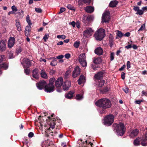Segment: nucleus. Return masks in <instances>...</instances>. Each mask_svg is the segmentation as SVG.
Returning a JSON list of instances; mask_svg holds the SVG:
<instances>
[{
    "mask_svg": "<svg viewBox=\"0 0 147 147\" xmlns=\"http://www.w3.org/2000/svg\"><path fill=\"white\" fill-rule=\"evenodd\" d=\"M95 105L101 108L99 110V113L102 114L107 113L106 109L111 107L112 104L109 99L103 98L97 101L95 103Z\"/></svg>",
    "mask_w": 147,
    "mask_h": 147,
    "instance_id": "1",
    "label": "nucleus"
},
{
    "mask_svg": "<svg viewBox=\"0 0 147 147\" xmlns=\"http://www.w3.org/2000/svg\"><path fill=\"white\" fill-rule=\"evenodd\" d=\"M55 115L54 113H52L50 116H49L47 113V122L48 125L50 126V127L47 129V137L49 136L48 134V132H50L51 130V128L53 129L55 128V125L56 124V119L55 118Z\"/></svg>",
    "mask_w": 147,
    "mask_h": 147,
    "instance_id": "2",
    "label": "nucleus"
},
{
    "mask_svg": "<svg viewBox=\"0 0 147 147\" xmlns=\"http://www.w3.org/2000/svg\"><path fill=\"white\" fill-rule=\"evenodd\" d=\"M113 130L115 131L117 134L120 136H122L125 131L126 128L123 123L120 122L118 124L114 123L112 127Z\"/></svg>",
    "mask_w": 147,
    "mask_h": 147,
    "instance_id": "3",
    "label": "nucleus"
},
{
    "mask_svg": "<svg viewBox=\"0 0 147 147\" xmlns=\"http://www.w3.org/2000/svg\"><path fill=\"white\" fill-rule=\"evenodd\" d=\"M141 144L143 146H147V132L144 135L140 137H138L134 140V144L135 146Z\"/></svg>",
    "mask_w": 147,
    "mask_h": 147,
    "instance_id": "4",
    "label": "nucleus"
},
{
    "mask_svg": "<svg viewBox=\"0 0 147 147\" xmlns=\"http://www.w3.org/2000/svg\"><path fill=\"white\" fill-rule=\"evenodd\" d=\"M105 30L102 28L98 29L95 33L94 36L97 40L101 41L105 37Z\"/></svg>",
    "mask_w": 147,
    "mask_h": 147,
    "instance_id": "5",
    "label": "nucleus"
},
{
    "mask_svg": "<svg viewBox=\"0 0 147 147\" xmlns=\"http://www.w3.org/2000/svg\"><path fill=\"white\" fill-rule=\"evenodd\" d=\"M38 120L40 123V127L39 128L41 131L42 133L43 134L45 137L46 136V120L44 121L42 117L39 116L38 118Z\"/></svg>",
    "mask_w": 147,
    "mask_h": 147,
    "instance_id": "6",
    "label": "nucleus"
},
{
    "mask_svg": "<svg viewBox=\"0 0 147 147\" xmlns=\"http://www.w3.org/2000/svg\"><path fill=\"white\" fill-rule=\"evenodd\" d=\"M114 116L111 114L106 116L105 118L104 123L106 126L111 125L113 123L114 120Z\"/></svg>",
    "mask_w": 147,
    "mask_h": 147,
    "instance_id": "7",
    "label": "nucleus"
},
{
    "mask_svg": "<svg viewBox=\"0 0 147 147\" xmlns=\"http://www.w3.org/2000/svg\"><path fill=\"white\" fill-rule=\"evenodd\" d=\"M63 83V79L62 78H58L55 82V86L57 88V91L59 92H61L62 89L61 87Z\"/></svg>",
    "mask_w": 147,
    "mask_h": 147,
    "instance_id": "8",
    "label": "nucleus"
},
{
    "mask_svg": "<svg viewBox=\"0 0 147 147\" xmlns=\"http://www.w3.org/2000/svg\"><path fill=\"white\" fill-rule=\"evenodd\" d=\"M86 59V57L84 53L80 54L78 57V60L81 65L83 67H86L87 66Z\"/></svg>",
    "mask_w": 147,
    "mask_h": 147,
    "instance_id": "9",
    "label": "nucleus"
},
{
    "mask_svg": "<svg viewBox=\"0 0 147 147\" xmlns=\"http://www.w3.org/2000/svg\"><path fill=\"white\" fill-rule=\"evenodd\" d=\"M109 15L110 13L109 12L107 11L105 12L102 15V21L104 22L108 23L110 19Z\"/></svg>",
    "mask_w": 147,
    "mask_h": 147,
    "instance_id": "10",
    "label": "nucleus"
},
{
    "mask_svg": "<svg viewBox=\"0 0 147 147\" xmlns=\"http://www.w3.org/2000/svg\"><path fill=\"white\" fill-rule=\"evenodd\" d=\"M37 88L39 90L44 89L46 92V82L44 80H42L36 84Z\"/></svg>",
    "mask_w": 147,
    "mask_h": 147,
    "instance_id": "11",
    "label": "nucleus"
},
{
    "mask_svg": "<svg viewBox=\"0 0 147 147\" xmlns=\"http://www.w3.org/2000/svg\"><path fill=\"white\" fill-rule=\"evenodd\" d=\"M93 30L90 28H87L84 32L83 35L86 38H88L92 35Z\"/></svg>",
    "mask_w": 147,
    "mask_h": 147,
    "instance_id": "12",
    "label": "nucleus"
},
{
    "mask_svg": "<svg viewBox=\"0 0 147 147\" xmlns=\"http://www.w3.org/2000/svg\"><path fill=\"white\" fill-rule=\"evenodd\" d=\"M8 67V64L7 63L5 62L0 63V75L2 74V70L7 69Z\"/></svg>",
    "mask_w": 147,
    "mask_h": 147,
    "instance_id": "13",
    "label": "nucleus"
},
{
    "mask_svg": "<svg viewBox=\"0 0 147 147\" xmlns=\"http://www.w3.org/2000/svg\"><path fill=\"white\" fill-rule=\"evenodd\" d=\"M23 61L26 65L23 64L22 62L21 63L22 64L24 68H28L31 65L30 61L27 58H24Z\"/></svg>",
    "mask_w": 147,
    "mask_h": 147,
    "instance_id": "14",
    "label": "nucleus"
},
{
    "mask_svg": "<svg viewBox=\"0 0 147 147\" xmlns=\"http://www.w3.org/2000/svg\"><path fill=\"white\" fill-rule=\"evenodd\" d=\"M71 83L70 81L66 80L62 84L63 89L64 90H68L71 86Z\"/></svg>",
    "mask_w": 147,
    "mask_h": 147,
    "instance_id": "15",
    "label": "nucleus"
},
{
    "mask_svg": "<svg viewBox=\"0 0 147 147\" xmlns=\"http://www.w3.org/2000/svg\"><path fill=\"white\" fill-rule=\"evenodd\" d=\"M80 69L79 67L77 66L75 67L73 72V77L74 78L77 77L80 74Z\"/></svg>",
    "mask_w": 147,
    "mask_h": 147,
    "instance_id": "16",
    "label": "nucleus"
},
{
    "mask_svg": "<svg viewBox=\"0 0 147 147\" xmlns=\"http://www.w3.org/2000/svg\"><path fill=\"white\" fill-rule=\"evenodd\" d=\"M139 130L138 129H135L131 132L129 134V136L131 138H134L137 136L139 134Z\"/></svg>",
    "mask_w": 147,
    "mask_h": 147,
    "instance_id": "17",
    "label": "nucleus"
},
{
    "mask_svg": "<svg viewBox=\"0 0 147 147\" xmlns=\"http://www.w3.org/2000/svg\"><path fill=\"white\" fill-rule=\"evenodd\" d=\"M15 39L14 37H11L8 41V46L9 48H11L15 44Z\"/></svg>",
    "mask_w": 147,
    "mask_h": 147,
    "instance_id": "18",
    "label": "nucleus"
},
{
    "mask_svg": "<svg viewBox=\"0 0 147 147\" xmlns=\"http://www.w3.org/2000/svg\"><path fill=\"white\" fill-rule=\"evenodd\" d=\"M55 90V86L54 85L47 84V92H51Z\"/></svg>",
    "mask_w": 147,
    "mask_h": 147,
    "instance_id": "19",
    "label": "nucleus"
},
{
    "mask_svg": "<svg viewBox=\"0 0 147 147\" xmlns=\"http://www.w3.org/2000/svg\"><path fill=\"white\" fill-rule=\"evenodd\" d=\"M103 52V50L101 47H97L94 50L95 53L98 55H102Z\"/></svg>",
    "mask_w": 147,
    "mask_h": 147,
    "instance_id": "20",
    "label": "nucleus"
},
{
    "mask_svg": "<svg viewBox=\"0 0 147 147\" xmlns=\"http://www.w3.org/2000/svg\"><path fill=\"white\" fill-rule=\"evenodd\" d=\"M104 73L102 71H99L97 74H95L94 77L95 78L98 80H102Z\"/></svg>",
    "mask_w": 147,
    "mask_h": 147,
    "instance_id": "21",
    "label": "nucleus"
},
{
    "mask_svg": "<svg viewBox=\"0 0 147 147\" xmlns=\"http://www.w3.org/2000/svg\"><path fill=\"white\" fill-rule=\"evenodd\" d=\"M39 70L38 69H35L32 71V76L34 78L37 79L39 77L38 74Z\"/></svg>",
    "mask_w": 147,
    "mask_h": 147,
    "instance_id": "22",
    "label": "nucleus"
},
{
    "mask_svg": "<svg viewBox=\"0 0 147 147\" xmlns=\"http://www.w3.org/2000/svg\"><path fill=\"white\" fill-rule=\"evenodd\" d=\"M6 48L5 42L2 40L0 42V51H3L5 50Z\"/></svg>",
    "mask_w": 147,
    "mask_h": 147,
    "instance_id": "23",
    "label": "nucleus"
},
{
    "mask_svg": "<svg viewBox=\"0 0 147 147\" xmlns=\"http://www.w3.org/2000/svg\"><path fill=\"white\" fill-rule=\"evenodd\" d=\"M91 1V0H79L78 3L81 5H83L84 4H89Z\"/></svg>",
    "mask_w": 147,
    "mask_h": 147,
    "instance_id": "24",
    "label": "nucleus"
},
{
    "mask_svg": "<svg viewBox=\"0 0 147 147\" xmlns=\"http://www.w3.org/2000/svg\"><path fill=\"white\" fill-rule=\"evenodd\" d=\"M31 26H26L25 28V35L27 36L30 35V30Z\"/></svg>",
    "mask_w": 147,
    "mask_h": 147,
    "instance_id": "25",
    "label": "nucleus"
},
{
    "mask_svg": "<svg viewBox=\"0 0 147 147\" xmlns=\"http://www.w3.org/2000/svg\"><path fill=\"white\" fill-rule=\"evenodd\" d=\"M16 26L18 31H20L21 30V24L18 19H16Z\"/></svg>",
    "mask_w": 147,
    "mask_h": 147,
    "instance_id": "26",
    "label": "nucleus"
},
{
    "mask_svg": "<svg viewBox=\"0 0 147 147\" xmlns=\"http://www.w3.org/2000/svg\"><path fill=\"white\" fill-rule=\"evenodd\" d=\"M109 90V88H108L107 86L103 88H100V92L103 94L106 93Z\"/></svg>",
    "mask_w": 147,
    "mask_h": 147,
    "instance_id": "27",
    "label": "nucleus"
},
{
    "mask_svg": "<svg viewBox=\"0 0 147 147\" xmlns=\"http://www.w3.org/2000/svg\"><path fill=\"white\" fill-rule=\"evenodd\" d=\"M74 94L73 92L70 91L65 94V97L67 99H71L73 97Z\"/></svg>",
    "mask_w": 147,
    "mask_h": 147,
    "instance_id": "28",
    "label": "nucleus"
},
{
    "mask_svg": "<svg viewBox=\"0 0 147 147\" xmlns=\"http://www.w3.org/2000/svg\"><path fill=\"white\" fill-rule=\"evenodd\" d=\"M86 11L88 13H92L94 11V8L91 6H88L86 8Z\"/></svg>",
    "mask_w": 147,
    "mask_h": 147,
    "instance_id": "29",
    "label": "nucleus"
},
{
    "mask_svg": "<svg viewBox=\"0 0 147 147\" xmlns=\"http://www.w3.org/2000/svg\"><path fill=\"white\" fill-rule=\"evenodd\" d=\"M118 3V1H111L109 3V6L111 7H116Z\"/></svg>",
    "mask_w": 147,
    "mask_h": 147,
    "instance_id": "30",
    "label": "nucleus"
},
{
    "mask_svg": "<svg viewBox=\"0 0 147 147\" xmlns=\"http://www.w3.org/2000/svg\"><path fill=\"white\" fill-rule=\"evenodd\" d=\"M102 61V59L100 57H98L94 59L93 60V63L96 64H100Z\"/></svg>",
    "mask_w": 147,
    "mask_h": 147,
    "instance_id": "31",
    "label": "nucleus"
},
{
    "mask_svg": "<svg viewBox=\"0 0 147 147\" xmlns=\"http://www.w3.org/2000/svg\"><path fill=\"white\" fill-rule=\"evenodd\" d=\"M98 87H102L104 85L105 83V81L103 80H100L98 81Z\"/></svg>",
    "mask_w": 147,
    "mask_h": 147,
    "instance_id": "32",
    "label": "nucleus"
},
{
    "mask_svg": "<svg viewBox=\"0 0 147 147\" xmlns=\"http://www.w3.org/2000/svg\"><path fill=\"white\" fill-rule=\"evenodd\" d=\"M41 77L44 78H46V73L44 69H42L40 72Z\"/></svg>",
    "mask_w": 147,
    "mask_h": 147,
    "instance_id": "33",
    "label": "nucleus"
},
{
    "mask_svg": "<svg viewBox=\"0 0 147 147\" xmlns=\"http://www.w3.org/2000/svg\"><path fill=\"white\" fill-rule=\"evenodd\" d=\"M47 147H55V146L53 144L52 142L49 141L48 139L47 140Z\"/></svg>",
    "mask_w": 147,
    "mask_h": 147,
    "instance_id": "34",
    "label": "nucleus"
},
{
    "mask_svg": "<svg viewBox=\"0 0 147 147\" xmlns=\"http://www.w3.org/2000/svg\"><path fill=\"white\" fill-rule=\"evenodd\" d=\"M67 7L69 9L71 10H73L75 11L76 10L75 8L72 5L70 4H68L67 6Z\"/></svg>",
    "mask_w": 147,
    "mask_h": 147,
    "instance_id": "35",
    "label": "nucleus"
},
{
    "mask_svg": "<svg viewBox=\"0 0 147 147\" xmlns=\"http://www.w3.org/2000/svg\"><path fill=\"white\" fill-rule=\"evenodd\" d=\"M26 20L28 24V25L31 26L32 25V23L31 22L30 20V17L29 15H28L26 18Z\"/></svg>",
    "mask_w": 147,
    "mask_h": 147,
    "instance_id": "36",
    "label": "nucleus"
},
{
    "mask_svg": "<svg viewBox=\"0 0 147 147\" xmlns=\"http://www.w3.org/2000/svg\"><path fill=\"white\" fill-rule=\"evenodd\" d=\"M117 36L119 38H121L123 36V34L121 31L118 30L116 33Z\"/></svg>",
    "mask_w": 147,
    "mask_h": 147,
    "instance_id": "37",
    "label": "nucleus"
},
{
    "mask_svg": "<svg viewBox=\"0 0 147 147\" xmlns=\"http://www.w3.org/2000/svg\"><path fill=\"white\" fill-rule=\"evenodd\" d=\"M55 81V79L54 78H51L49 80V83L48 84L54 85V83Z\"/></svg>",
    "mask_w": 147,
    "mask_h": 147,
    "instance_id": "38",
    "label": "nucleus"
},
{
    "mask_svg": "<svg viewBox=\"0 0 147 147\" xmlns=\"http://www.w3.org/2000/svg\"><path fill=\"white\" fill-rule=\"evenodd\" d=\"M83 98V96L80 94H78L76 95V99L78 100H81Z\"/></svg>",
    "mask_w": 147,
    "mask_h": 147,
    "instance_id": "39",
    "label": "nucleus"
},
{
    "mask_svg": "<svg viewBox=\"0 0 147 147\" xmlns=\"http://www.w3.org/2000/svg\"><path fill=\"white\" fill-rule=\"evenodd\" d=\"M80 44V41H75L74 45V46L75 48H78Z\"/></svg>",
    "mask_w": 147,
    "mask_h": 147,
    "instance_id": "40",
    "label": "nucleus"
},
{
    "mask_svg": "<svg viewBox=\"0 0 147 147\" xmlns=\"http://www.w3.org/2000/svg\"><path fill=\"white\" fill-rule=\"evenodd\" d=\"M87 20V16L83 15L82 18V21L85 24L86 23H88Z\"/></svg>",
    "mask_w": 147,
    "mask_h": 147,
    "instance_id": "41",
    "label": "nucleus"
},
{
    "mask_svg": "<svg viewBox=\"0 0 147 147\" xmlns=\"http://www.w3.org/2000/svg\"><path fill=\"white\" fill-rule=\"evenodd\" d=\"M5 57L4 55H0V63H3V61H5Z\"/></svg>",
    "mask_w": 147,
    "mask_h": 147,
    "instance_id": "42",
    "label": "nucleus"
},
{
    "mask_svg": "<svg viewBox=\"0 0 147 147\" xmlns=\"http://www.w3.org/2000/svg\"><path fill=\"white\" fill-rule=\"evenodd\" d=\"M8 56L9 59L13 58L14 57L13 53L11 51L9 52L8 53Z\"/></svg>",
    "mask_w": 147,
    "mask_h": 147,
    "instance_id": "43",
    "label": "nucleus"
},
{
    "mask_svg": "<svg viewBox=\"0 0 147 147\" xmlns=\"http://www.w3.org/2000/svg\"><path fill=\"white\" fill-rule=\"evenodd\" d=\"M57 38H62L63 39H65L66 38V36L63 34L62 35H58L57 36Z\"/></svg>",
    "mask_w": 147,
    "mask_h": 147,
    "instance_id": "44",
    "label": "nucleus"
},
{
    "mask_svg": "<svg viewBox=\"0 0 147 147\" xmlns=\"http://www.w3.org/2000/svg\"><path fill=\"white\" fill-rule=\"evenodd\" d=\"M24 73L27 75H28L30 72V70L29 69H28V68H24Z\"/></svg>",
    "mask_w": 147,
    "mask_h": 147,
    "instance_id": "45",
    "label": "nucleus"
},
{
    "mask_svg": "<svg viewBox=\"0 0 147 147\" xmlns=\"http://www.w3.org/2000/svg\"><path fill=\"white\" fill-rule=\"evenodd\" d=\"M144 12L142 10L139 9V10L136 13L137 14H139L140 15H141L143 14Z\"/></svg>",
    "mask_w": 147,
    "mask_h": 147,
    "instance_id": "46",
    "label": "nucleus"
},
{
    "mask_svg": "<svg viewBox=\"0 0 147 147\" xmlns=\"http://www.w3.org/2000/svg\"><path fill=\"white\" fill-rule=\"evenodd\" d=\"M92 19V17L91 16H87V22L88 23L91 21Z\"/></svg>",
    "mask_w": 147,
    "mask_h": 147,
    "instance_id": "47",
    "label": "nucleus"
},
{
    "mask_svg": "<svg viewBox=\"0 0 147 147\" xmlns=\"http://www.w3.org/2000/svg\"><path fill=\"white\" fill-rule=\"evenodd\" d=\"M57 62L55 60H53L51 63V65L53 66H55L57 65Z\"/></svg>",
    "mask_w": 147,
    "mask_h": 147,
    "instance_id": "48",
    "label": "nucleus"
},
{
    "mask_svg": "<svg viewBox=\"0 0 147 147\" xmlns=\"http://www.w3.org/2000/svg\"><path fill=\"white\" fill-rule=\"evenodd\" d=\"M66 10V9L63 8V7H61V8L60 9V11L58 13V14H59L60 13H62L64 11H65Z\"/></svg>",
    "mask_w": 147,
    "mask_h": 147,
    "instance_id": "49",
    "label": "nucleus"
},
{
    "mask_svg": "<svg viewBox=\"0 0 147 147\" xmlns=\"http://www.w3.org/2000/svg\"><path fill=\"white\" fill-rule=\"evenodd\" d=\"M114 53L113 52H111L110 55V60L113 61L114 59Z\"/></svg>",
    "mask_w": 147,
    "mask_h": 147,
    "instance_id": "50",
    "label": "nucleus"
},
{
    "mask_svg": "<svg viewBox=\"0 0 147 147\" xmlns=\"http://www.w3.org/2000/svg\"><path fill=\"white\" fill-rule=\"evenodd\" d=\"M145 28V24H142L141 27H140V28L139 29V30H138V32H139L141 31H142V30H144V29Z\"/></svg>",
    "mask_w": 147,
    "mask_h": 147,
    "instance_id": "51",
    "label": "nucleus"
},
{
    "mask_svg": "<svg viewBox=\"0 0 147 147\" xmlns=\"http://www.w3.org/2000/svg\"><path fill=\"white\" fill-rule=\"evenodd\" d=\"M11 9L13 12H16L18 11L16 7L14 5L12 6Z\"/></svg>",
    "mask_w": 147,
    "mask_h": 147,
    "instance_id": "52",
    "label": "nucleus"
},
{
    "mask_svg": "<svg viewBox=\"0 0 147 147\" xmlns=\"http://www.w3.org/2000/svg\"><path fill=\"white\" fill-rule=\"evenodd\" d=\"M131 63L129 61H128L127 63V69H128L131 67Z\"/></svg>",
    "mask_w": 147,
    "mask_h": 147,
    "instance_id": "53",
    "label": "nucleus"
},
{
    "mask_svg": "<svg viewBox=\"0 0 147 147\" xmlns=\"http://www.w3.org/2000/svg\"><path fill=\"white\" fill-rule=\"evenodd\" d=\"M35 11L36 12L38 13H41L42 12V10L40 8H35Z\"/></svg>",
    "mask_w": 147,
    "mask_h": 147,
    "instance_id": "54",
    "label": "nucleus"
},
{
    "mask_svg": "<svg viewBox=\"0 0 147 147\" xmlns=\"http://www.w3.org/2000/svg\"><path fill=\"white\" fill-rule=\"evenodd\" d=\"M87 140L85 141V142H83V145H82V147H86L87 146V145L88 144L87 143Z\"/></svg>",
    "mask_w": 147,
    "mask_h": 147,
    "instance_id": "55",
    "label": "nucleus"
},
{
    "mask_svg": "<svg viewBox=\"0 0 147 147\" xmlns=\"http://www.w3.org/2000/svg\"><path fill=\"white\" fill-rule=\"evenodd\" d=\"M22 51V49L20 47H19L16 49V52L18 54L20 53Z\"/></svg>",
    "mask_w": 147,
    "mask_h": 147,
    "instance_id": "56",
    "label": "nucleus"
},
{
    "mask_svg": "<svg viewBox=\"0 0 147 147\" xmlns=\"http://www.w3.org/2000/svg\"><path fill=\"white\" fill-rule=\"evenodd\" d=\"M133 9L136 11L138 12L140 9L139 7L137 6H134Z\"/></svg>",
    "mask_w": 147,
    "mask_h": 147,
    "instance_id": "57",
    "label": "nucleus"
},
{
    "mask_svg": "<svg viewBox=\"0 0 147 147\" xmlns=\"http://www.w3.org/2000/svg\"><path fill=\"white\" fill-rule=\"evenodd\" d=\"M114 43V40L109 41V45L110 47L111 48L113 47V45Z\"/></svg>",
    "mask_w": 147,
    "mask_h": 147,
    "instance_id": "58",
    "label": "nucleus"
},
{
    "mask_svg": "<svg viewBox=\"0 0 147 147\" xmlns=\"http://www.w3.org/2000/svg\"><path fill=\"white\" fill-rule=\"evenodd\" d=\"M65 57L66 58L68 59L70 57V54L69 53H67L65 55Z\"/></svg>",
    "mask_w": 147,
    "mask_h": 147,
    "instance_id": "59",
    "label": "nucleus"
},
{
    "mask_svg": "<svg viewBox=\"0 0 147 147\" xmlns=\"http://www.w3.org/2000/svg\"><path fill=\"white\" fill-rule=\"evenodd\" d=\"M125 73L124 72H122L121 74V78L123 80L125 78Z\"/></svg>",
    "mask_w": 147,
    "mask_h": 147,
    "instance_id": "60",
    "label": "nucleus"
},
{
    "mask_svg": "<svg viewBox=\"0 0 147 147\" xmlns=\"http://www.w3.org/2000/svg\"><path fill=\"white\" fill-rule=\"evenodd\" d=\"M69 24L71 25L73 27H75L76 23L74 21H73L69 23Z\"/></svg>",
    "mask_w": 147,
    "mask_h": 147,
    "instance_id": "61",
    "label": "nucleus"
},
{
    "mask_svg": "<svg viewBox=\"0 0 147 147\" xmlns=\"http://www.w3.org/2000/svg\"><path fill=\"white\" fill-rule=\"evenodd\" d=\"M123 90L126 93H128L129 92H128L129 88H123Z\"/></svg>",
    "mask_w": 147,
    "mask_h": 147,
    "instance_id": "62",
    "label": "nucleus"
},
{
    "mask_svg": "<svg viewBox=\"0 0 147 147\" xmlns=\"http://www.w3.org/2000/svg\"><path fill=\"white\" fill-rule=\"evenodd\" d=\"M42 147H46V141H45L42 142Z\"/></svg>",
    "mask_w": 147,
    "mask_h": 147,
    "instance_id": "63",
    "label": "nucleus"
},
{
    "mask_svg": "<svg viewBox=\"0 0 147 147\" xmlns=\"http://www.w3.org/2000/svg\"><path fill=\"white\" fill-rule=\"evenodd\" d=\"M34 136V134L32 132H30L28 134V136L29 138H32Z\"/></svg>",
    "mask_w": 147,
    "mask_h": 147,
    "instance_id": "64",
    "label": "nucleus"
}]
</instances>
